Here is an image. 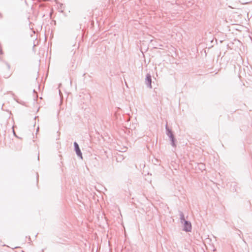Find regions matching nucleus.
Masks as SVG:
<instances>
[{
  "label": "nucleus",
  "instance_id": "obj_1",
  "mask_svg": "<svg viewBox=\"0 0 252 252\" xmlns=\"http://www.w3.org/2000/svg\"><path fill=\"white\" fill-rule=\"evenodd\" d=\"M165 129H166V133L169 136V137L170 138V140L171 141V145L173 147H175L176 146L175 139L174 138V134L172 132V130L168 128L167 125H166Z\"/></svg>",
  "mask_w": 252,
  "mask_h": 252
},
{
  "label": "nucleus",
  "instance_id": "obj_2",
  "mask_svg": "<svg viewBox=\"0 0 252 252\" xmlns=\"http://www.w3.org/2000/svg\"><path fill=\"white\" fill-rule=\"evenodd\" d=\"M145 84L147 87L151 89L152 87V76L150 74L148 73L146 75V78L145 80Z\"/></svg>",
  "mask_w": 252,
  "mask_h": 252
},
{
  "label": "nucleus",
  "instance_id": "obj_3",
  "mask_svg": "<svg viewBox=\"0 0 252 252\" xmlns=\"http://www.w3.org/2000/svg\"><path fill=\"white\" fill-rule=\"evenodd\" d=\"M184 224L183 230L186 232H190L191 230V225L189 221H185L183 223Z\"/></svg>",
  "mask_w": 252,
  "mask_h": 252
},
{
  "label": "nucleus",
  "instance_id": "obj_4",
  "mask_svg": "<svg viewBox=\"0 0 252 252\" xmlns=\"http://www.w3.org/2000/svg\"><path fill=\"white\" fill-rule=\"evenodd\" d=\"M74 150L78 157L82 159V155L81 151L79 148V145L76 142H74Z\"/></svg>",
  "mask_w": 252,
  "mask_h": 252
},
{
  "label": "nucleus",
  "instance_id": "obj_5",
  "mask_svg": "<svg viewBox=\"0 0 252 252\" xmlns=\"http://www.w3.org/2000/svg\"><path fill=\"white\" fill-rule=\"evenodd\" d=\"M179 215H180V219L181 220V222L182 223H183V222H185V221H186L185 219V217L183 213L181 211H179Z\"/></svg>",
  "mask_w": 252,
  "mask_h": 252
},
{
  "label": "nucleus",
  "instance_id": "obj_6",
  "mask_svg": "<svg viewBox=\"0 0 252 252\" xmlns=\"http://www.w3.org/2000/svg\"><path fill=\"white\" fill-rule=\"evenodd\" d=\"M198 166H199V168L201 169V170H204L205 169V165L203 163H200L198 164Z\"/></svg>",
  "mask_w": 252,
  "mask_h": 252
},
{
  "label": "nucleus",
  "instance_id": "obj_7",
  "mask_svg": "<svg viewBox=\"0 0 252 252\" xmlns=\"http://www.w3.org/2000/svg\"><path fill=\"white\" fill-rule=\"evenodd\" d=\"M13 131L14 134H15V131H14V130H13Z\"/></svg>",
  "mask_w": 252,
  "mask_h": 252
}]
</instances>
